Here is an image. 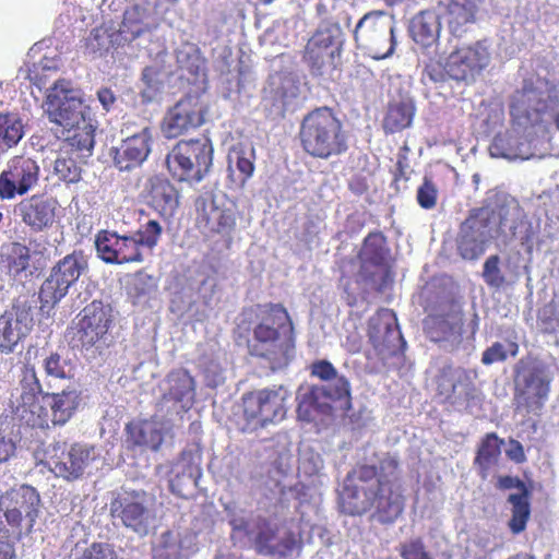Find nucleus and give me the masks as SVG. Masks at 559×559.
<instances>
[{
  "mask_svg": "<svg viewBox=\"0 0 559 559\" xmlns=\"http://www.w3.org/2000/svg\"><path fill=\"white\" fill-rule=\"evenodd\" d=\"M47 467L57 476L74 480L85 473H91L99 452L94 445L66 442H53L45 451Z\"/></svg>",
  "mask_w": 559,
  "mask_h": 559,
  "instance_id": "ddd939ff",
  "label": "nucleus"
},
{
  "mask_svg": "<svg viewBox=\"0 0 559 559\" xmlns=\"http://www.w3.org/2000/svg\"><path fill=\"white\" fill-rule=\"evenodd\" d=\"M39 178L40 166L36 159L24 155L11 157L0 174V199L27 194L39 185Z\"/></svg>",
  "mask_w": 559,
  "mask_h": 559,
  "instance_id": "6ab92c4d",
  "label": "nucleus"
},
{
  "mask_svg": "<svg viewBox=\"0 0 559 559\" xmlns=\"http://www.w3.org/2000/svg\"><path fill=\"white\" fill-rule=\"evenodd\" d=\"M195 209L199 223L210 233L219 235L226 246L230 247L237 225L236 206L206 193L197 199Z\"/></svg>",
  "mask_w": 559,
  "mask_h": 559,
  "instance_id": "4be33fe9",
  "label": "nucleus"
},
{
  "mask_svg": "<svg viewBox=\"0 0 559 559\" xmlns=\"http://www.w3.org/2000/svg\"><path fill=\"white\" fill-rule=\"evenodd\" d=\"M201 461V452L197 448L181 451L168 471L169 489L174 495L186 499L194 495L202 475Z\"/></svg>",
  "mask_w": 559,
  "mask_h": 559,
  "instance_id": "bb28decb",
  "label": "nucleus"
},
{
  "mask_svg": "<svg viewBox=\"0 0 559 559\" xmlns=\"http://www.w3.org/2000/svg\"><path fill=\"white\" fill-rule=\"evenodd\" d=\"M44 392L37 372L33 366H24L19 374L16 386L11 393V408L14 416L28 426V416L37 413L41 406Z\"/></svg>",
  "mask_w": 559,
  "mask_h": 559,
  "instance_id": "a878e982",
  "label": "nucleus"
},
{
  "mask_svg": "<svg viewBox=\"0 0 559 559\" xmlns=\"http://www.w3.org/2000/svg\"><path fill=\"white\" fill-rule=\"evenodd\" d=\"M202 106L192 98L179 100L166 115L163 133L166 138H177L203 123Z\"/></svg>",
  "mask_w": 559,
  "mask_h": 559,
  "instance_id": "f704fd0d",
  "label": "nucleus"
},
{
  "mask_svg": "<svg viewBox=\"0 0 559 559\" xmlns=\"http://www.w3.org/2000/svg\"><path fill=\"white\" fill-rule=\"evenodd\" d=\"M95 248L98 257L109 264L142 262L143 254L138 249V242L131 234L100 230L95 237Z\"/></svg>",
  "mask_w": 559,
  "mask_h": 559,
  "instance_id": "c85d7f7f",
  "label": "nucleus"
},
{
  "mask_svg": "<svg viewBox=\"0 0 559 559\" xmlns=\"http://www.w3.org/2000/svg\"><path fill=\"white\" fill-rule=\"evenodd\" d=\"M300 140L304 150L314 157L328 158L346 151L342 123L326 107L318 108L305 117Z\"/></svg>",
  "mask_w": 559,
  "mask_h": 559,
  "instance_id": "0eeeda50",
  "label": "nucleus"
},
{
  "mask_svg": "<svg viewBox=\"0 0 559 559\" xmlns=\"http://www.w3.org/2000/svg\"><path fill=\"white\" fill-rule=\"evenodd\" d=\"M474 379L475 374L469 370L445 366L437 378L438 395L457 408L472 409L481 401Z\"/></svg>",
  "mask_w": 559,
  "mask_h": 559,
  "instance_id": "2eb2a0df",
  "label": "nucleus"
},
{
  "mask_svg": "<svg viewBox=\"0 0 559 559\" xmlns=\"http://www.w3.org/2000/svg\"><path fill=\"white\" fill-rule=\"evenodd\" d=\"M31 261V248L20 242H13L8 257L10 271L19 274L26 271Z\"/></svg>",
  "mask_w": 559,
  "mask_h": 559,
  "instance_id": "bf43d9fd",
  "label": "nucleus"
},
{
  "mask_svg": "<svg viewBox=\"0 0 559 559\" xmlns=\"http://www.w3.org/2000/svg\"><path fill=\"white\" fill-rule=\"evenodd\" d=\"M2 506L8 525L31 533L39 515L40 496L34 487L20 485L2 495Z\"/></svg>",
  "mask_w": 559,
  "mask_h": 559,
  "instance_id": "dca6fc26",
  "label": "nucleus"
},
{
  "mask_svg": "<svg viewBox=\"0 0 559 559\" xmlns=\"http://www.w3.org/2000/svg\"><path fill=\"white\" fill-rule=\"evenodd\" d=\"M199 296L209 310H213L217 306L219 296L215 278L207 277L202 281L199 287Z\"/></svg>",
  "mask_w": 559,
  "mask_h": 559,
  "instance_id": "0e129e2a",
  "label": "nucleus"
},
{
  "mask_svg": "<svg viewBox=\"0 0 559 559\" xmlns=\"http://www.w3.org/2000/svg\"><path fill=\"white\" fill-rule=\"evenodd\" d=\"M173 418L156 408L151 419L127 425V443L140 450H159L162 443L170 435Z\"/></svg>",
  "mask_w": 559,
  "mask_h": 559,
  "instance_id": "c756f323",
  "label": "nucleus"
},
{
  "mask_svg": "<svg viewBox=\"0 0 559 559\" xmlns=\"http://www.w3.org/2000/svg\"><path fill=\"white\" fill-rule=\"evenodd\" d=\"M559 105V80L539 75L525 78L510 102L513 121L521 126L538 124L543 116Z\"/></svg>",
  "mask_w": 559,
  "mask_h": 559,
  "instance_id": "423d86ee",
  "label": "nucleus"
},
{
  "mask_svg": "<svg viewBox=\"0 0 559 559\" xmlns=\"http://www.w3.org/2000/svg\"><path fill=\"white\" fill-rule=\"evenodd\" d=\"M80 402L81 392L74 385H69L59 393H46L37 413L28 416V427L45 429L63 426L73 416Z\"/></svg>",
  "mask_w": 559,
  "mask_h": 559,
  "instance_id": "f3484780",
  "label": "nucleus"
},
{
  "mask_svg": "<svg viewBox=\"0 0 559 559\" xmlns=\"http://www.w3.org/2000/svg\"><path fill=\"white\" fill-rule=\"evenodd\" d=\"M176 62L182 74L188 75V80L198 82L204 80L206 75L205 59L200 49L192 43H182L176 50Z\"/></svg>",
  "mask_w": 559,
  "mask_h": 559,
  "instance_id": "37998d69",
  "label": "nucleus"
},
{
  "mask_svg": "<svg viewBox=\"0 0 559 559\" xmlns=\"http://www.w3.org/2000/svg\"><path fill=\"white\" fill-rule=\"evenodd\" d=\"M489 152L492 157L509 160H526L534 157L530 144L510 131L498 133L489 146Z\"/></svg>",
  "mask_w": 559,
  "mask_h": 559,
  "instance_id": "a19ab883",
  "label": "nucleus"
},
{
  "mask_svg": "<svg viewBox=\"0 0 559 559\" xmlns=\"http://www.w3.org/2000/svg\"><path fill=\"white\" fill-rule=\"evenodd\" d=\"M110 515L114 523L140 537L146 536L156 524L154 497L144 490L124 491L110 502Z\"/></svg>",
  "mask_w": 559,
  "mask_h": 559,
  "instance_id": "9b49d317",
  "label": "nucleus"
},
{
  "mask_svg": "<svg viewBox=\"0 0 559 559\" xmlns=\"http://www.w3.org/2000/svg\"><path fill=\"white\" fill-rule=\"evenodd\" d=\"M255 150L251 143L233 145L227 155L228 173L233 183L242 188L254 171Z\"/></svg>",
  "mask_w": 559,
  "mask_h": 559,
  "instance_id": "ea45409f",
  "label": "nucleus"
},
{
  "mask_svg": "<svg viewBox=\"0 0 559 559\" xmlns=\"http://www.w3.org/2000/svg\"><path fill=\"white\" fill-rule=\"evenodd\" d=\"M147 202L160 216L168 219L179 206L177 189L165 178L154 176L146 183Z\"/></svg>",
  "mask_w": 559,
  "mask_h": 559,
  "instance_id": "58836bf2",
  "label": "nucleus"
},
{
  "mask_svg": "<svg viewBox=\"0 0 559 559\" xmlns=\"http://www.w3.org/2000/svg\"><path fill=\"white\" fill-rule=\"evenodd\" d=\"M497 487L502 490L518 489L519 491L509 495L507 500L511 504L512 513L508 525L510 531L518 535L526 528L531 516L530 491L523 480L513 476L499 477Z\"/></svg>",
  "mask_w": 559,
  "mask_h": 559,
  "instance_id": "c9c22d12",
  "label": "nucleus"
},
{
  "mask_svg": "<svg viewBox=\"0 0 559 559\" xmlns=\"http://www.w3.org/2000/svg\"><path fill=\"white\" fill-rule=\"evenodd\" d=\"M395 19L384 10L369 11L357 22L354 39L358 49L376 60H382L394 53Z\"/></svg>",
  "mask_w": 559,
  "mask_h": 559,
  "instance_id": "1a4fd4ad",
  "label": "nucleus"
},
{
  "mask_svg": "<svg viewBox=\"0 0 559 559\" xmlns=\"http://www.w3.org/2000/svg\"><path fill=\"white\" fill-rule=\"evenodd\" d=\"M249 348L251 355L264 359L272 371L288 365L294 355L293 324L283 306L270 307L254 328Z\"/></svg>",
  "mask_w": 559,
  "mask_h": 559,
  "instance_id": "39448f33",
  "label": "nucleus"
},
{
  "mask_svg": "<svg viewBox=\"0 0 559 559\" xmlns=\"http://www.w3.org/2000/svg\"><path fill=\"white\" fill-rule=\"evenodd\" d=\"M374 508L381 523H393L404 510V498L397 483V462L384 457L379 466L360 465L345 478L340 492V509L360 515Z\"/></svg>",
  "mask_w": 559,
  "mask_h": 559,
  "instance_id": "f257e3e1",
  "label": "nucleus"
},
{
  "mask_svg": "<svg viewBox=\"0 0 559 559\" xmlns=\"http://www.w3.org/2000/svg\"><path fill=\"white\" fill-rule=\"evenodd\" d=\"M438 8L450 34L460 38L466 34L475 23L478 1L441 0Z\"/></svg>",
  "mask_w": 559,
  "mask_h": 559,
  "instance_id": "e433bc0d",
  "label": "nucleus"
},
{
  "mask_svg": "<svg viewBox=\"0 0 559 559\" xmlns=\"http://www.w3.org/2000/svg\"><path fill=\"white\" fill-rule=\"evenodd\" d=\"M341 29L337 25H326L317 31V33L309 40L307 48L321 51H329L335 55L338 51L341 40Z\"/></svg>",
  "mask_w": 559,
  "mask_h": 559,
  "instance_id": "864d4df0",
  "label": "nucleus"
},
{
  "mask_svg": "<svg viewBox=\"0 0 559 559\" xmlns=\"http://www.w3.org/2000/svg\"><path fill=\"white\" fill-rule=\"evenodd\" d=\"M163 230L164 227L158 221L148 219L136 231L131 233V235L138 242L139 251L142 252V249L153 250L157 246Z\"/></svg>",
  "mask_w": 559,
  "mask_h": 559,
  "instance_id": "6e6d98bb",
  "label": "nucleus"
},
{
  "mask_svg": "<svg viewBox=\"0 0 559 559\" xmlns=\"http://www.w3.org/2000/svg\"><path fill=\"white\" fill-rule=\"evenodd\" d=\"M425 332L430 341L439 343L445 350H453L462 342L463 319L459 311L430 314L426 318Z\"/></svg>",
  "mask_w": 559,
  "mask_h": 559,
  "instance_id": "473e14b6",
  "label": "nucleus"
},
{
  "mask_svg": "<svg viewBox=\"0 0 559 559\" xmlns=\"http://www.w3.org/2000/svg\"><path fill=\"white\" fill-rule=\"evenodd\" d=\"M306 57L311 67L312 73L316 75H322L324 69L332 66L334 59V55H332V52L308 48Z\"/></svg>",
  "mask_w": 559,
  "mask_h": 559,
  "instance_id": "680f3d73",
  "label": "nucleus"
},
{
  "mask_svg": "<svg viewBox=\"0 0 559 559\" xmlns=\"http://www.w3.org/2000/svg\"><path fill=\"white\" fill-rule=\"evenodd\" d=\"M490 59V44L486 39L456 47L447 58L448 75L469 83L489 66Z\"/></svg>",
  "mask_w": 559,
  "mask_h": 559,
  "instance_id": "aec40b11",
  "label": "nucleus"
},
{
  "mask_svg": "<svg viewBox=\"0 0 559 559\" xmlns=\"http://www.w3.org/2000/svg\"><path fill=\"white\" fill-rule=\"evenodd\" d=\"M389 249L381 233L369 234L359 252L360 276L372 289L382 290L389 277Z\"/></svg>",
  "mask_w": 559,
  "mask_h": 559,
  "instance_id": "393cba45",
  "label": "nucleus"
},
{
  "mask_svg": "<svg viewBox=\"0 0 559 559\" xmlns=\"http://www.w3.org/2000/svg\"><path fill=\"white\" fill-rule=\"evenodd\" d=\"M441 14L433 11H421L416 14L409 25L412 38L423 47H431L440 37Z\"/></svg>",
  "mask_w": 559,
  "mask_h": 559,
  "instance_id": "79ce46f5",
  "label": "nucleus"
},
{
  "mask_svg": "<svg viewBox=\"0 0 559 559\" xmlns=\"http://www.w3.org/2000/svg\"><path fill=\"white\" fill-rule=\"evenodd\" d=\"M524 218V211L516 199L506 194L472 210L460 227L457 250L461 257L476 260L492 241L501 239L506 243L516 235Z\"/></svg>",
  "mask_w": 559,
  "mask_h": 559,
  "instance_id": "f03ea898",
  "label": "nucleus"
},
{
  "mask_svg": "<svg viewBox=\"0 0 559 559\" xmlns=\"http://www.w3.org/2000/svg\"><path fill=\"white\" fill-rule=\"evenodd\" d=\"M111 47H119L118 40H116V31L110 32V29L105 26L93 28L85 38V50L88 55L94 57L102 56Z\"/></svg>",
  "mask_w": 559,
  "mask_h": 559,
  "instance_id": "603ef678",
  "label": "nucleus"
},
{
  "mask_svg": "<svg viewBox=\"0 0 559 559\" xmlns=\"http://www.w3.org/2000/svg\"><path fill=\"white\" fill-rule=\"evenodd\" d=\"M415 110L413 99L407 96L392 100L383 119L385 132L394 133L408 128L413 122Z\"/></svg>",
  "mask_w": 559,
  "mask_h": 559,
  "instance_id": "49530a36",
  "label": "nucleus"
},
{
  "mask_svg": "<svg viewBox=\"0 0 559 559\" xmlns=\"http://www.w3.org/2000/svg\"><path fill=\"white\" fill-rule=\"evenodd\" d=\"M369 342L383 362L397 355L406 345L393 310L381 309L369 319Z\"/></svg>",
  "mask_w": 559,
  "mask_h": 559,
  "instance_id": "5701e85b",
  "label": "nucleus"
},
{
  "mask_svg": "<svg viewBox=\"0 0 559 559\" xmlns=\"http://www.w3.org/2000/svg\"><path fill=\"white\" fill-rule=\"evenodd\" d=\"M400 555L403 559H433L419 537L403 543L400 547Z\"/></svg>",
  "mask_w": 559,
  "mask_h": 559,
  "instance_id": "e2e57ef3",
  "label": "nucleus"
},
{
  "mask_svg": "<svg viewBox=\"0 0 559 559\" xmlns=\"http://www.w3.org/2000/svg\"><path fill=\"white\" fill-rule=\"evenodd\" d=\"M552 374L539 361L521 360L515 369V401L527 413L539 414L548 400Z\"/></svg>",
  "mask_w": 559,
  "mask_h": 559,
  "instance_id": "f8f14e48",
  "label": "nucleus"
},
{
  "mask_svg": "<svg viewBox=\"0 0 559 559\" xmlns=\"http://www.w3.org/2000/svg\"><path fill=\"white\" fill-rule=\"evenodd\" d=\"M153 135L148 127L121 141L109 151L114 166L120 171H131L140 167L152 151Z\"/></svg>",
  "mask_w": 559,
  "mask_h": 559,
  "instance_id": "7c9ffc66",
  "label": "nucleus"
},
{
  "mask_svg": "<svg viewBox=\"0 0 559 559\" xmlns=\"http://www.w3.org/2000/svg\"><path fill=\"white\" fill-rule=\"evenodd\" d=\"M57 209L58 202L56 199L32 195L17 203L14 212L33 231L40 233L52 226Z\"/></svg>",
  "mask_w": 559,
  "mask_h": 559,
  "instance_id": "2f4dec72",
  "label": "nucleus"
},
{
  "mask_svg": "<svg viewBox=\"0 0 559 559\" xmlns=\"http://www.w3.org/2000/svg\"><path fill=\"white\" fill-rule=\"evenodd\" d=\"M290 396L289 390L283 385L250 392L242 397L245 417L254 428L281 423L286 416Z\"/></svg>",
  "mask_w": 559,
  "mask_h": 559,
  "instance_id": "4468645a",
  "label": "nucleus"
},
{
  "mask_svg": "<svg viewBox=\"0 0 559 559\" xmlns=\"http://www.w3.org/2000/svg\"><path fill=\"white\" fill-rule=\"evenodd\" d=\"M88 157L73 146L70 151L61 150L53 160L52 174L68 185L78 183L82 179V163H84L80 159Z\"/></svg>",
  "mask_w": 559,
  "mask_h": 559,
  "instance_id": "c03bdc74",
  "label": "nucleus"
},
{
  "mask_svg": "<svg viewBox=\"0 0 559 559\" xmlns=\"http://www.w3.org/2000/svg\"><path fill=\"white\" fill-rule=\"evenodd\" d=\"M140 97L143 103H152L157 99L164 87L162 72L157 67H145L141 75Z\"/></svg>",
  "mask_w": 559,
  "mask_h": 559,
  "instance_id": "5fc2aeb1",
  "label": "nucleus"
},
{
  "mask_svg": "<svg viewBox=\"0 0 559 559\" xmlns=\"http://www.w3.org/2000/svg\"><path fill=\"white\" fill-rule=\"evenodd\" d=\"M300 96V84L290 73H274L270 75L264 88V99L271 102L275 114L283 115L293 109Z\"/></svg>",
  "mask_w": 559,
  "mask_h": 559,
  "instance_id": "4c0bfd02",
  "label": "nucleus"
},
{
  "mask_svg": "<svg viewBox=\"0 0 559 559\" xmlns=\"http://www.w3.org/2000/svg\"><path fill=\"white\" fill-rule=\"evenodd\" d=\"M229 524L235 535H245L262 556L290 558L298 552L300 542L277 515L234 514Z\"/></svg>",
  "mask_w": 559,
  "mask_h": 559,
  "instance_id": "20e7f679",
  "label": "nucleus"
},
{
  "mask_svg": "<svg viewBox=\"0 0 559 559\" xmlns=\"http://www.w3.org/2000/svg\"><path fill=\"white\" fill-rule=\"evenodd\" d=\"M80 559H118V556L112 545L94 543L84 550Z\"/></svg>",
  "mask_w": 559,
  "mask_h": 559,
  "instance_id": "338daca9",
  "label": "nucleus"
},
{
  "mask_svg": "<svg viewBox=\"0 0 559 559\" xmlns=\"http://www.w3.org/2000/svg\"><path fill=\"white\" fill-rule=\"evenodd\" d=\"M449 78L447 62L444 64L430 61L427 63L423 70L421 81L427 84L430 83H441L444 82L445 79Z\"/></svg>",
  "mask_w": 559,
  "mask_h": 559,
  "instance_id": "69168bd1",
  "label": "nucleus"
},
{
  "mask_svg": "<svg viewBox=\"0 0 559 559\" xmlns=\"http://www.w3.org/2000/svg\"><path fill=\"white\" fill-rule=\"evenodd\" d=\"M417 202L426 210L435 207L438 199V188L428 177L424 178L423 183L417 189Z\"/></svg>",
  "mask_w": 559,
  "mask_h": 559,
  "instance_id": "052dcab7",
  "label": "nucleus"
},
{
  "mask_svg": "<svg viewBox=\"0 0 559 559\" xmlns=\"http://www.w3.org/2000/svg\"><path fill=\"white\" fill-rule=\"evenodd\" d=\"M43 108L49 121L62 128L70 146L92 156L96 127L81 90L73 88L69 81L58 80L47 90Z\"/></svg>",
  "mask_w": 559,
  "mask_h": 559,
  "instance_id": "7ed1b4c3",
  "label": "nucleus"
},
{
  "mask_svg": "<svg viewBox=\"0 0 559 559\" xmlns=\"http://www.w3.org/2000/svg\"><path fill=\"white\" fill-rule=\"evenodd\" d=\"M191 540L179 532L166 531L153 547V559H183L190 551Z\"/></svg>",
  "mask_w": 559,
  "mask_h": 559,
  "instance_id": "a18cd8bd",
  "label": "nucleus"
},
{
  "mask_svg": "<svg viewBox=\"0 0 559 559\" xmlns=\"http://www.w3.org/2000/svg\"><path fill=\"white\" fill-rule=\"evenodd\" d=\"M321 390L313 385L297 396V416L302 421H314L319 415H325L331 412V405L322 396Z\"/></svg>",
  "mask_w": 559,
  "mask_h": 559,
  "instance_id": "de8ad7c7",
  "label": "nucleus"
},
{
  "mask_svg": "<svg viewBox=\"0 0 559 559\" xmlns=\"http://www.w3.org/2000/svg\"><path fill=\"white\" fill-rule=\"evenodd\" d=\"M24 124L16 114L0 115V147L11 148L24 136Z\"/></svg>",
  "mask_w": 559,
  "mask_h": 559,
  "instance_id": "3c124183",
  "label": "nucleus"
},
{
  "mask_svg": "<svg viewBox=\"0 0 559 559\" xmlns=\"http://www.w3.org/2000/svg\"><path fill=\"white\" fill-rule=\"evenodd\" d=\"M519 352V345L514 342H495L481 355L484 365L504 361L508 356L515 357Z\"/></svg>",
  "mask_w": 559,
  "mask_h": 559,
  "instance_id": "4d7b16f0",
  "label": "nucleus"
},
{
  "mask_svg": "<svg viewBox=\"0 0 559 559\" xmlns=\"http://www.w3.org/2000/svg\"><path fill=\"white\" fill-rule=\"evenodd\" d=\"M45 373L50 380L73 379L76 371V361L69 350L50 353L44 360Z\"/></svg>",
  "mask_w": 559,
  "mask_h": 559,
  "instance_id": "09e8293b",
  "label": "nucleus"
},
{
  "mask_svg": "<svg viewBox=\"0 0 559 559\" xmlns=\"http://www.w3.org/2000/svg\"><path fill=\"white\" fill-rule=\"evenodd\" d=\"M112 310L109 305L94 300L80 313L76 338L82 348L102 349L107 345L108 329L112 322Z\"/></svg>",
  "mask_w": 559,
  "mask_h": 559,
  "instance_id": "b1692460",
  "label": "nucleus"
},
{
  "mask_svg": "<svg viewBox=\"0 0 559 559\" xmlns=\"http://www.w3.org/2000/svg\"><path fill=\"white\" fill-rule=\"evenodd\" d=\"M87 272L88 260L83 251L74 250L61 258L40 286L38 298L41 311L49 312Z\"/></svg>",
  "mask_w": 559,
  "mask_h": 559,
  "instance_id": "9d476101",
  "label": "nucleus"
},
{
  "mask_svg": "<svg viewBox=\"0 0 559 559\" xmlns=\"http://www.w3.org/2000/svg\"><path fill=\"white\" fill-rule=\"evenodd\" d=\"M205 385L216 389L225 381L223 369L215 362H211L204 369Z\"/></svg>",
  "mask_w": 559,
  "mask_h": 559,
  "instance_id": "774afa93",
  "label": "nucleus"
},
{
  "mask_svg": "<svg viewBox=\"0 0 559 559\" xmlns=\"http://www.w3.org/2000/svg\"><path fill=\"white\" fill-rule=\"evenodd\" d=\"M501 443L502 441L496 433H488L483 439L475 457V465L478 467L481 478L485 479L489 469L498 463L501 454Z\"/></svg>",
  "mask_w": 559,
  "mask_h": 559,
  "instance_id": "8fccbe9b",
  "label": "nucleus"
},
{
  "mask_svg": "<svg viewBox=\"0 0 559 559\" xmlns=\"http://www.w3.org/2000/svg\"><path fill=\"white\" fill-rule=\"evenodd\" d=\"M311 374L322 380L321 385H313L323 391L322 396L330 401H337L345 409L350 408V383L348 379L338 374L334 366L328 360H319L312 364Z\"/></svg>",
  "mask_w": 559,
  "mask_h": 559,
  "instance_id": "72a5a7b5",
  "label": "nucleus"
},
{
  "mask_svg": "<svg viewBox=\"0 0 559 559\" xmlns=\"http://www.w3.org/2000/svg\"><path fill=\"white\" fill-rule=\"evenodd\" d=\"M170 175L179 181L200 182L213 164V146L209 138L178 142L165 159Z\"/></svg>",
  "mask_w": 559,
  "mask_h": 559,
  "instance_id": "6e6552de",
  "label": "nucleus"
},
{
  "mask_svg": "<svg viewBox=\"0 0 559 559\" xmlns=\"http://www.w3.org/2000/svg\"><path fill=\"white\" fill-rule=\"evenodd\" d=\"M483 278L492 288H501L507 283V275L500 266L499 255L492 254L486 259L483 266Z\"/></svg>",
  "mask_w": 559,
  "mask_h": 559,
  "instance_id": "13d9d810",
  "label": "nucleus"
},
{
  "mask_svg": "<svg viewBox=\"0 0 559 559\" xmlns=\"http://www.w3.org/2000/svg\"><path fill=\"white\" fill-rule=\"evenodd\" d=\"M158 27V19L154 8L150 3H138L123 13V19L116 31L118 46H124L136 41L140 47H145L152 41Z\"/></svg>",
  "mask_w": 559,
  "mask_h": 559,
  "instance_id": "412c9836",
  "label": "nucleus"
},
{
  "mask_svg": "<svg viewBox=\"0 0 559 559\" xmlns=\"http://www.w3.org/2000/svg\"><path fill=\"white\" fill-rule=\"evenodd\" d=\"M33 305L27 300H17L11 309L0 316V349L2 353H13L19 343L33 329Z\"/></svg>",
  "mask_w": 559,
  "mask_h": 559,
  "instance_id": "cd10ccee",
  "label": "nucleus"
},
{
  "mask_svg": "<svg viewBox=\"0 0 559 559\" xmlns=\"http://www.w3.org/2000/svg\"><path fill=\"white\" fill-rule=\"evenodd\" d=\"M159 392L160 399L156 403V408L173 418L192 407L195 382L187 370L177 369L169 372L159 383Z\"/></svg>",
  "mask_w": 559,
  "mask_h": 559,
  "instance_id": "a211bd4d",
  "label": "nucleus"
}]
</instances>
